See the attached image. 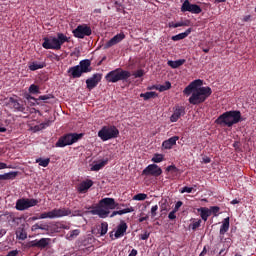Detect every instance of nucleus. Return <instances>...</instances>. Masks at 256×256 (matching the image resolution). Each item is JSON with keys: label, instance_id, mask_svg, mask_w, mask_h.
<instances>
[{"label": "nucleus", "instance_id": "22", "mask_svg": "<svg viewBox=\"0 0 256 256\" xmlns=\"http://www.w3.org/2000/svg\"><path fill=\"white\" fill-rule=\"evenodd\" d=\"M118 71V82L126 81L131 77V73L128 70H122V68H117Z\"/></svg>", "mask_w": 256, "mask_h": 256}, {"label": "nucleus", "instance_id": "40", "mask_svg": "<svg viewBox=\"0 0 256 256\" xmlns=\"http://www.w3.org/2000/svg\"><path fill=\"white\" fill-rule=\"evenodd\" d=\"M29 93L30 94H39L41 93L39 91V86L35 85V84H32L30 87H29Z\"/></svg>", "mask_w": 256, "mask_h": 256}, {"label": "nucleus", "instance_id": "51", "mask_svg": "<svg viewBox=\"0 0 256 256\" xmlns=\"http://www.w3.org/2000/svg\"><path fill=\"white\" fill-rule=\"evenodd\" d=\"M24 98H25L26 100H28V101L33 100V101H34L33 104H37V99H35V98H34L33 96H31L30 94L24 95Z\"/></svg>", "mask_w": 256, "mask_h": 256}, {"label": "nucleus", "instance_id": "33", "mask_svg": "<svg viewBox=\"0 0 256 256\" xmlns=\"http://www.w3.org/2000/svg\"><path fill=\"white\" fill-rule=\"evenodd\" d=\"M140 97L143 98L145 101L152 99V98H157L158 94L155 92H147V93H142L140 94Z\"/></svg>", "mask_w": 256, "mask_h": 256}, {"label": "nucleus", "instance_id": "60", "mask_svg": "<svg viewBox=\"0 0 256 256\" xmlns=\"http://www.w3.org/2000/svg\"><path fill=\"white\" fill-rule=\"evenodd\" d=\"M8 215V218L12 219L13 221H15V215L13 213H8L6 214Z\"/></svg>", "mask_w": 256, "mask_h": 256}, {"label": "nucleus", "instance_id": "13", "mask_svg": "<svg viewBox=\"0 0 256 256\" xmlns=\"http://www.w3.org/2000/svg\"><path fill=\"white\" fill-rule=\"evenodd\" d=\"M101 208H104L106 210H114L115 208L118 207V203L115 202V199L113 198H104L99 201L98 204Z\"/></svg>", "mask_w": 256, "mask_h": 256}, {"label": "nucleus", "instance_id": "21", "mask_svg": "<svg viewBox=\"0 0 256 256\" xmlns=\"http://www.w3.org/2000/svg\"><path fill=\"white\" fill-rule=\"evenodd\" d=\"M127 228H128L127 224L124 221H122L118 225L117 230H116V232L114 234L115 238L117 239V238H120V237L124 236Z\"/></svg>", "mask_w": 256, "mask_h": 256}, {"label": "nucleus", "instance_id": "6", "mask_svg": "<svg viewBox=\"0 0 256 256\" xmlns=\"http://www.w3.org/2000/svg\"><path fill=\"white\" fill-rule=\"evenodd\" d=\"M83 137V134L69 133L59 138L56 143V147L63 148L76 143Z\"/></svg>", "mask_w": 256, "mask_h": 256}, {"label": "nucleus", "instance_id": "35", "mask_svg": "<svg viewBox=\"0 0 256 256\" xmlns=\"http://www.w3.org/2000/svg\"><path fill=\"white\" fill-rule=\"evenodd\" d=\"M36 163L39 164V166H42V167H47L49 166V163H51V159L47 158V159H42V158H38L36 159Z\"/></svg>", "mask_w": 256, "mask_h": 256}, {"label": "nucleus", "instance_id": "2", "mask_svg": "<svg viewBox=\"0 0 256 256\" xmlns=\"http://www.w3.org/2000/svg\"><path fill=\"white\" fill-rule=\"evenodd\" d=\"M42 47L46 50H60L61 46L64 43H69L70 38L68 36H65V34H62V32H58L57 38L55 36H49L43 38Z\"/></svg>", "mask_w": 256, "mask_h": 256}, {"label": "nucleus", "instance_id": "59", "mask_svg": "<svg viewBox=\"0 0 256 256\" xmlns=\"http://www.w3.org/2000/svg\"><path fill=\"white\" fill-rule=\"evenodd\" d=\"M5 234H7V230H5V229H0V238H2L3 236H5Z\"/></svg>", "mask_w": 256, "mask_h": 256}, {"label": "nucleus", "instance_id": "16", "mask_svg": "<svg viewBox=\"0 0 256 256\" xmlns=\"http://www.w3.org/2000/svg\"><path fill=\"white\" fill-rule=\"evenodd\" d=\"M49 241H51V239L49 238H41L40 240H33L29 243V247L35 248L38 247L40 249H44L47 246H49Z\"/></svg>", "mask_w": 256, "mask_h": 256}, {"label": "nucleus", "instance_id": "27", "mask_svg": "<svg viewBox=\"0 0 256 256\" xmlns=\"http://www.w3.org/2000/svg\"><path fill=\"white\" fill-rule=\"evenodd\" d=\"M198 212H200V216L205 222L208 220V217L211 216L210 209L206 207H201L200 209H198Z\"/></svg>", "mask_w": 256, "mask_h": 256}, {"label": "nucleus", "instance_id": "47", "mask_svg": "<svg viewBox=\"0 0 256 256\" xmlns=\"http://www.w3.org/2000/svg\"><path fill=\"white\" fill-rule=\"evenodd\" d=\"M166 171L172 172V173H174V174H177V173L179 172V169L176 168L174 165H171V166H168V167H167Z\"/></svg>", "mask_w": 256, "mask_h": 256}, {"label": "nucleus", "instance_id": "10", "mask_svg": "<svg viewBox=\"0 0 256 256\" xmlns=\"http://www.w3.org/2000/svg\"><path fill=\"white\" fill-rule=\"evenodd\" d=\"M91 34H92V30L90 26H87V24H79L77 28L73 30L74 37L78 39L89 37Z\"/></svg>", "mask_w": 256, "mask_h": 256}, {"label": "nucleus", "instance_id": "34", "mask_svg": "<svg viewBox=\"0 0 256 256\" xmlns=\"http://www.w3.org/2000/svg\"><path fill=\"white\" fill-rule=\"evenodd\" d=\"M171 88V83L167 81L165 85H158V87H155V90H158L159 92H165Z\"/></svg>", "mask_w": 256, "mask_h": 256}, {"label": "nucleus", "instance_id": "36", "mask_svg": "<svg viewBox=\"0 0 256 256\" xmlns=\"http://www.w3.org/2000/svg\"><path fill=\"white\" fill-rule=\"evenodd\" d=\"M159 205H160L161 212L168 211L169 204H168V200L167 199H162L159 202Z\"/></svg>", "mask_w": 256, "mask_h": 256}, {"label": "nucleus", "instance_id": "28", "mask_svg": "<svg viewBox=\"0 0 256 256\" xmlns=\"http://www.w3.org/2000/svg\"><path fill=\"white\" fill-rule=\"evenodd\" d=\"M107 164H108V159L101 160L99 163L92 165L90 170L97 172L101 170L103 167H105Z\"/></svg>", "mask_w": 256, "mask_h": 256}, {"label": "nucleus", "instance_id": "3", "mask_svg": "<svg viewBox=\"0 0 256 256\" xmlns=\"http://www.w3.org/2000/svg\"><path fill=\"white\" fill-rule=\"evenodd\" d=\"M241 121V112L240 111H228L218 117L215 121L218 125H224L232 127L234 124H237Z\"/></svg>", "mask_w": 256, "mask_h": 256}, {"label": "nucleus", "instance_id": "45", "mask_svg": "<svg viewBox=\"0 0 256 256\" xmlns=\"http://www.w3.org/2000/svg\"><path fill=\"white\" fill-rule=\"evenodd\" d=\"M211 215L218 216V213L220 211V207L218 206H212L210 209Z\"/></svg>", "mask_w": 256, "mask_h": 256}, {"label": "nucleus", "instance_id": "19", "mask_svg": "<svg viewBox=\"0 0 256 256\" xmlns=\"http://www.w3.org/2000/svg\"><path fill=\"white\" fill-rule=\"evenodd\" d=\"M105 79L108 83H117L119 82L118 79V69L111 70V72H108V74L105 76Z\"/></svg>", "mask_w": 256, "mask_h": 256}, {"label": "nucleus", "instance_id": "14", "mask_svg": "<svg viewBox=\"0 0 256 256\" xmlns=\"http://www.w3.org/2000/svg\"><path fill=\"white\" fill-rule=\"evenodd\" d=\"M101 74H94L92 78L86 80V86L89 91L97 87L98 83L101 81Z\"/></svg>", "mask_w": 256, "mask_h": 256}, {"label": "nucleus", "instance_id": "50", "mask_svg": "<svg viewBox=\"0 0 256 256\" xmlns=\"http://www.w3.org/2000/svg\"><path fill=\"white\" fill-rule=\"evenodd\" d=\"M201 220L199 219L198 221H196V222H194L193 224H192V230H196L197 228H199L200 226H201Z\"/></svg>", "mask_w": 256, "mask_h": 256}, {"label": "nucleus", "instance_id": "52", "mask_svg": "<svg viewBox=\"0 0 256 256\" xmlns=\"http://www.w3.org/2000/svg\"><path fill=\"white\" fill-rule=\"evenodd\" d=\"M192 191H193V188H192V187H187V186H185L184 188H182L181 193H182V194H183V193H192Z\"/></svg>", "mask_w": 256, "mask_h": 256}, {"label": "nucleus", "instance_id": "48", "mask_svg": "<svg viewBox=\"0 0 256 256\" xmlns=\"http://www.w3.org/2000/svg\"><path fill=\"white\" fill-rule=\"evenodd\" d=\"M166 171L172 172V173H174V174H177V173L179 172V169L176 168L174 165H171V166H168V167H167Z\"/></svg>", "mask_w": 256, "mask_h": 256}, {"label": "nucleus", "instance_id": "17", "mask_svg": "<svg viewBox=\"0 0 256 256\" xmlns=\"http://www.w3.org/2000/svg\"><path fill=\"white\" fill-rule=\"evenodd\" d=\"M124 32H120V34H116V36H113L107 43L106 48H110L114 45H117L118 43L122 42L125 39Z\"/></svg>", "mask_w": 256, "mask_h": 256}, {"label": "nucleus", "instance_id": "56", "mask_svg": "<svg viewBox=\"0 0 256 256\" xmlns=\"http://www.w3.org/2000/svg\"><path fill=\"white\" fill-rule=\"evenodd\" d=\"M150 234L145 232L144 234L141 235L140 239L141 240H147L149 238Z\"/></svg>", "mask_w": 256, "mask_h": 256}, {"label": "nucleus", "instance_id": "29", "mask_svg": "<svg viewBox=\"0 0 256 256\" xmlns=\"http://www.w3.org/2000/svg\"><path fill=\"white\" fill-rule=\"evenodd\" d=\"M229 227H230V218L227 217L224 219L223 224L220 228V234L224 235L229 230Z\"/></svg>", "mask_w": 256, "mask_h": 256}, {"label": "nucleus", "instance_id": "64", "mask_svg": "<svg viewBox=\"0 0 256 256\" xmlns=\"http://www.w3.org/2000/svg\"><path fill=\"white\" fill-rule=\"evenodd\" d=\"M210 162H211V159H210V158L207 157V158L204 159V163L208 164V163H210Z\"/></svg>", "mask_w": 256, "mask_h": 256}, {"label": "nucleus", "instance_id": "41", "mask_svg": "<svg viewBox=\"0 0 256 256\" xmlns=\"http://www.w3.org/2000/svg\"><path fill=\"white\" fill-rule=\"evenodd\" d=\"M55 98L53 95L51 94H48V95H44V96H40L38 99H37V104H39V101H44L45 103H47V100L49 99H53Z\"/></svg>", "mask_w": 256, "mask_h": 256}, {"label": "nucleus", "instance_id": "38", "mask_svg": "<svg viewBox=\"0 0 256 256\" xmlns=\"http://www.w3.org/2000/svg\"><path fill=\"white\" fill-rule=\"evenodd\" d=\"M80 234V230L75 229L73 231H70L69 234L67 235L68 240H73L75 237H77Z\"/></svg>", "mask_w": 256, "mask_h": 256}, {"label": "nucleus", "instance_id": "20", "mask_svg": "<svg viewBox=\"0 0 256 256\" xmlns=\"http://www.w3.org/2000/svg\"><path fill=\"white\" fill-rule=\"evenodd\" d=\"M179 140L178 136L171 137L170 139L164 141L162 143V147L166 150L172 149L173 146L176 145V142Z\"/></svg>", "mask_w": 256, "mask_h": 256}, {"label": "nucleus", "instance_id": "26", "mask_svg": "<svg viewBox=\"0 0 256 256\" xmlns=\"http://www.w3.org/2000/svg\"><path fill=\"white\" fill-rule=\"evenodd\" d=\"M186 60L181 59V60H168V66L171 67L172 69H177L181 67Z\"/></svg>", "mask_w": 256, "mask_h": 256}, {"label": "nucleus", "instance_id": "57", "mask_svg": "<svg viewBox=\"0 0 256 256\" xmlns=\"http://www.w3.org/2000/svg\"><path fill=\"white\" fill-rule=\"evenodd\" d=\"M137 254H138V251L136 249H132L129 256H137Z\"/></svg>", "mask_w": 256, "mask_h": 256}, {"label": "nucleus", "instance_id": "24", "mask_svg": "<svg viewBox=\"0 0 256 256\" xmlns=\"http://www.w3.org/2000/svg\"><path fill=\"white\" fill-rule=\"evenodd\" d=\"M191 32H192V28H188V30H186V32H181V34H176V36H172V40L175 42L183 40L187 36H189Z\"/></svg>", "mask_w": 256, "mask_h": 256}, {"label": "nucleus", "instance_id": "54", "mask_svg": "<svg viewBox=\"0 0 256 256\" xmlns=\"http://www.w3.org/2000/svg\"><path fill=\"white\" fill-rule=\"evenodd\" d=\"M183 205L182 201H178L175 205V208L173 209L175 212H178V210L180 209V207Z\"/></svg>", "mask_w": 256, "mask_h": 256}, {"label": "nucleus", "instance_id": "8", "mask_svg": "<svg viewBox=\"0 0 256 256\" xmlns=\"http://www.w3.org/2000/svg\"><path fill=\"white\" fill-rule=\"evenodd\" d=\"M8 106L13 109L15 112H22L27 114L29 108H27V104L23 102L21 99H15L13 97L9 98Z\"/></svg>", "mask_w": 256, "mask_h": 256}, {"label": "nucleus", "instance_id": "15", "mask_svg": "<svg viewBox=\"0 0 256 256\" xmlns=\"http://www.w3.org/2000/svg\"><path fill=\"white\" fill-rule=\"evenodd\" d=\"M185 113H186L185 108L183 106H176L174 108V113L170 117V121L172 123L177 122L181 117H183L185 115Z\"/></svg>", "mask_w": 256, "mask_h": 256}, {"label": "nucleus", "instance_id": "43", "mask_svg": "<svg viewBox=\"0 0 256 256\" xmlns=\"http://www.w3.org/2000/svg\"><path fill=\"white\" fill-rule=\"evenodd\" d=\"M147 198V195L144 193H139L133 197V200L144 201Z\"/></svg>", "mask_w": 256, "mask_h": 256}, {"label": "nucleus", "instance_id": "23", "mask_svg": "<svg viewBox=\"0 0 256 256\" xmlns=\"http://www.w3.org/2000/svg\"><path fill=\"white\" fill-rule=\"evenodd\" d=\"M110 211L108 209H104L98 205L96 210L92 211V214L98 215L100 218H106L109 215Z\"/></svg>", "mask_w": 256, "mask_h": 256}, {"label": "nucleus", "instance_id": "58", "mask_svg": "<svg viewBox=\"0 0 256 256\" xmlns=\"http://www.w3.org/2000/svg\"><path fill=\"white\" fill-rule=\"evenodd\" d=\"M148 219H149V216L146 215L145 217L139 218V222L142 223V222H144V221H147Z\"/></svg>", "mask_w": 256, "mask_h": 256}, {"label": "nucleus", "instance_id": "30", "mask_svg": "<svg viewBox=\"0 0 256 256\" xmlns=\"http://www.w3.org/2000/svg\"><path fill=\"white\" fill-rule=\"evenodd\" d=\"M16 238L19 239V240H25L27 239V232H25V229L24 228H18L16 230Z\"/></svg>", "mask_w": 256, "mask_h": 256}, {"label": "nucleus", "instance_id": "44", "mask_svg": "<svg viewBox=\"0 0 256 256\" xmlns=\"http://www.w3.org/2000/svg\"><path fill=\"white\" fill-rule=\"evenodd\" d=\"M163 159H164L163 155H161V154H155L154 157L152 158V161H153L154 163H160V162L163 161Z\"/></svg>", "mask_w": 256, "mask_h": 256}, {"label": "nucleus", "instance_id": "32", "mask_svg": "<svg viewBox=\"0 0 256 256\" xmlns=\"http://www.w3.org/2000/svg\"><path fill=\"white\" fill-rule=\"evenodd\" d=\"M188 26L187 22H168V27L171 29H176L178 27H186Z\"/></svg>", "mask_w": 256, "mask_h": 256}, {"label": "nucleus", "instance_id": "9", "mask_svg": "<svg viewBox=\"0 0 256 256\" xmlns=\"http://www.w3.org/2000/svg\"><path fill=\"white\" fill-rule=\"evenodd\" d=\"M37 204H39V200L37 199H25V198H22V199H18L16 201V206L15 208L18 210V211H25L31 207H35L37 206Z\"/></svg>", "mask_w": 256, "mask_h": 256}, {"label": "nucleus", "instance_id": "42", "mask_svg": "<svg viewBox=\"0 0 256 256\" xmlns=\"http://www.w3.org/2000/svg\"><path fill=\"white\" fill-rule=\"evenodd\" d=\"M134 211H135V209L133 207H129V208H125L123 210H119V211H117V213H118V215H123V214L131 213Z\"/></svg>", "mask_w": 256, "mask_h": 256}, {"label": "nucleus", "instance_id": "39", "mask_svg": "<svg viewBox=\"0 0 256 256\" xmlns=\"http://www.w3.org/2000/svg\"><path fill=\"white\" fill-rule=\"evenodd\" d=\"M108 231V224L107 222L101 223V229H100V236H104Z\"/></svg>", "mask_w": 256, "mask_h": 256}, {"label": "nucleus", "instance_id": "31", "mask_svg": "<svg viewBox=\"0 0 256 256\" xmlns=\"http://www.w3.org/2000/svg\"><path fill=\"white\" fill-rule=\"evenodd\" d=\"M17 172H9L5 173L4 175H0V181L1 180H13L17 177Z\"/></svg>", "mask_w": 256, "mask_h": 256}, {"label": "nucleus", "instance_id": "49", "mask_svg": "<svg viewBox=\"0 0 256 256\" xmlns=\"http://www.w3.org/2000/svg\"><path fill=\"white\" fill-rule=\"evenodd\" d=\"M158 206L155 205L151 208V217L154 218L157 215Z\"/></svg>", "mask_w": 256, "mask_h": 256}, {"label": "nucleus", "instance_id": "7", "mask_svg": "<svg viewBox=\"0 0 256 256\" xmlns=\"http://www.w3.org/2000/svg\"><path fill=\"white\" fill-rule=\"evenodd\" d=\"M70 214H71L70 209H65V208L53 209L52 211L44 212L40 214L39 219H46V218L55 219V218L69 216Z\"/></svg>", "mask_w": 256, "mask_h": 256}, {"label": "nucleus", "instance_id": "55", "mask_svg": "<svg viewBox=\"0 0 256 256\" xmlns=\"http://www.w3.org/2000/svg\"><path fill=\"white\" fill-rule=\"evenodd\" d=\"M17 255H19V251L13 250V251L8 252V254L6 256H17Z\"/></svg>", "mask_w": 256, "mask_h": 256}, {"label": "nucleus", "instance_id": "61", "mask_svg": "<svg viewBox=\"0 0 256 256\" xmlns=\"http://www.w3.org/2000/svg\"><path fill=\"white\" fill-rule=\"evenodd\" d=\"M7 169V164L0 163V170Z\"/></svg>", "mask_w": 256, "mask_h": 256}, {"label": "nucleus", "instance_id": "62", "mask_svg": "<svg viewBox=\"0 0 256 256\" xmlns=\"http://www.w3.org/2000/svg\"><path fill=\"white\" fill-rule=\"evenodd\" d=\"M39 229V224H35L32 226V231H36Z\"/></svg>", "mask_w": 256, "mask_h": 256}, {"label": "nucleus", "instance_id": "53", "mask_svg": "<svg viewBox=\"0 0 256 256\" xmlns=\"http://www.w3.org/2000/svg\"><path fill=\"white\" fill-rule=\"evenodd\" d=\"M176 213H177V211L172 210V211L169 213L168 218H169L170 220H175V219H176Z\"/></svg>", "mask_w": 256, "mask_h": 256}, {"label": "nucleus", "instance_id": "63", "mask_svg": "<svg viewBox=\"0 0 256 256\" xmlns=\"http://www.w3.org/2000/svg\"><path fill=\"white\" fill-rule=\"evenodd\" d=\"M239 203H240V201L237 200V199H234L233 201H231V204H233V205H236V204H239Z\"/></svg>", "mask_w": 256, "mask_h": 256}, {"label": "nucleus", "instance_id": "12", "mask_svg": "<svg viewBox=\"0 0 256 256\" xmlns=\"http://www.w3.org/2000/svg\"><path fill=\"white\" fill-rule=\"evenodd\" d=\"M162 174V169L158 167L156 164H151L148 167H146L143 172L142 176H154L158 177Z\"/></svg>", "mask_w": 256, "mask_h": 256}, {"label": "nucleus", "instance_id": "46", "mask_svg": "<svg viewBox=\"0 0 256 256\" xmlns=\"http://www.w3.org/2000/svg\"><path fill=\"white\" fill-rule=\"evenodd\" d=\"M145 74L144 70L140 69V70H136V72H134L133 76L135 78H141L143 77Z\"/></svg>", "mask_w": 256, "mask_h": 256}, {"label": "nucleus", "instance_id": "4", "mask_svg": "<svg viewBox=\"0 0 256 256\" xmlns=\"http://www.w3.org/2000/svg\"><path fill=\"white\" fill-rule=\"evenodd\" d=\"M91 71H92L91 61L86 59V60H81L77 66H71V68L67 70V73L73 79H77V78H80L82 74L89 73Z\"/></svg>", "mask_w": 256, "mask_h": 256}, {"label": "nucleus", "instance_id": "18", "mask_svg": "<svg viewBox=\"0 0 256 256\" xmlns=\"http://www.w3.org/2000/svg\"><path fill=\"white\" fill-rule=\"evenodd\" d=\"M92 186H93V181L88 179V180H86V181L81 182V183L78 185L77 191H78L79 193H85V192H87V190H88L89 188H91Z\"/></svg>", "mask_w": 256, "mask_h": 256}, {"label": "nucleus", "instance_id": "5", "mask_svg": "<svg viewBox=\"0 0 256 256\" xmlns=\"http://www.w3.org/2000/svg\"><path fill=\"white\" fill-rule=\"evenodd\" d=\"M119 136V130L115 126H104L99 132L98 137L103 141L115 139Z\"/></svg>", "mask_w": 256, "mask_h": 256}, {"label": "nucleus", "instance_id": "37", "mask_svg": "<svg viewBox=\"0 0 256 256\" xmlns=\"http://www.w3.org/2000/svg\"><path fill=\"white\" fill-rule=\"evenodd\" d=\"M51 126V121H46L44 123H41L38 126H35L36 131H41L43 129H47V127Z\"/></svg>", "mask_w": 256, "mask_h": 256}, {"label": "nucleus", "instance_id": "11", "mask_svg": "<svg viewBox=\"0 0 256 256\" xmlns=\"http://www.w3.org/2000/svg\"><path fill=\"white\" fill-rule=\"evenodd\" d=\"M181 12H189L198 15L202 12V8L198 4H193L189 0H185L181 6Z\"/></svg>", "mask_w": 256, "mask_h": 256}, {"label": "nucleus", "instance_id": "25", "mask_svg": "<svg viewBox=\"0 0 256 256\" xmlns=\"http://www.w3.org/2000/svg\"><path fill=\"white\" fill-rule=\"evenodd\" d=\"M30 71H37L39 69L45 68V62H30L28 66Z\"/></svg>", "mask_w": 256, "mask_h": 256}, {"label": "nucleus", "instance_id": "1", "mask_svg": "<svg viewBox=\"0 0 256 256\" xmlns=\"http://www.w3.org/2000/svg\"><path fill=\"white\" fill-rule=\"evenodd\" d=\"M203 85L202 80H195L187 86L183 93L186 96H190L189 103L197 106L204 103L211 95L212 90L210 87H201Z\"/></svg>", "mask_w": 256, "mask_h": 256}]
</instances>
